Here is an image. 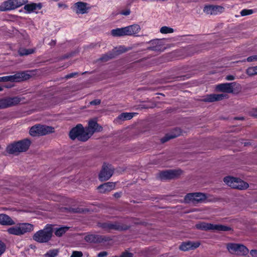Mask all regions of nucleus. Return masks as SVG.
I'll return each instance as SVG.
<instances>
[{
	"instance_id": "5701e85b",
	"label": "nucleus",
	"mask_w": 257,
	"mask_h": 257,
	"mask_svg": "<svg viewBox=\"0 0 257 257\" xmlns=\"http://www.w3.org/2000/svg\"><path fill=\"white\" fill-rule=\"evenodd\" d=\"M153 46L148 48V50L154 51H161L163 49V43L161 39H156L151 42Z\"/></svg>"
},
{
	"instance_id": "ddd939ff",
	"label": "nucleus",
	"mask_w": 257,
	"mask_h": 257,
	"mask_svg": "<svg viewBox=\"0 0 257 257\" xmlns=\"http://www.w3.org/2000/svg\"><path fill=\"white\" fill-rule=\"evenodd\" d=\"M19 96L6 97L0 99V108L5 109L18 105L22 101Z\"/></svg>"
},
{
	"instance_id": "ea45409f",
	"label": "nucleus",
	"mask_w": 257,
	"mask_h": 257,
	"mask_svg": "<svg viewBox=\"0 0 257 257\" xmlns=\"http://www.w3.org/2000/svg\"><path fill=\"white\" fill-rule=\"evenodd\" d=\"M83 253L80 251H73L70 257H82Z\"/></svg>"
},
{
	"instance_id": "58836bf2",
	"label": "nucleus",
	"mask_w": 257,
	"mask_h": 257,
	"mask_svg": "<svg viewBox=\"0 0 257 257\" xmlns=\"http://www.w3.org/2000/svg\"><path fill=\"white\" fill-rule=\"evenodd\" d=\"M253 13L252 10H247L243 9L240 12V15L241 16H245L249 15H251Z\"/></svg>"
},
{
	"instance_id": "2f4dec72",
	"label": "nucleus",
	"mask_w": 257,
	"mask_h": 257,
	"mask_svg": "<svg viewBox=\"0 0 257 257\" xmlns=\"http://www.w3.org/2000/svg\"><path fill=\"white\" fill-rule=\"evenodd\" d=\"M69 229V227L67 226H63L56 228L55 231V234L58 237H61L66 233Z\"/></svg>"
},
{
	"instance_id": "c85d7f7f",
	"label": "nucleus",
	"mask_w": 257,
	"mask_h": 257,
	"mask_svg": "<svg viewBox=\"0 0 257 257\" xmlns=\"http://www.w3.org/2000/svg\"><path fill=\"white\" fill-rule=\"evenodd\" d=\"M181 132L179 129H176L175 130V133L172 134H167L164 138L161 139V142L164 143L170 139L175 138L180 135Z\"/></svg>"
},
{
	"instance_id": "a19ab883",
	"label": "nucleus",
	"mask_w": 257,
	"mask_h": 257,
	"mask_svg": "<svg viewBox=\"0 0 257 257\" xmlns=\"http://www.w3.org/2000/svg\"><path fill=\"white\" fill-rule=\"evenodd\" d=\"M5 244L2 241H0V256L5 251Z\"/></svg>"
},
{
	"instance_id": "423d86ee",
	"label": "nucleus",
	"mask_w": 257,
	"mask_h": 257,
	"mask_svg": "<svg viewBox=\"0 0 257 257\" xmlns=\"http://www.w3.org/2000/svg\"><path fill=\"white\" fill-rule=\"evenodd\" d=\"M98 226L105 230L110 231L111 230L122 231L127 230L128 226L118 221H106L98 223Z\"/></svg>"
},
{
	"instance_id": "37998d69",
	"label": "nucleus",
	"mask_w": 257,
	"mask_h": 257,
	"mask_svg": "<svg viewBox=\"0 0 257 257\" xmlns=\"http://www.w3.org/2000/svg\"><path fill=\"white\" fill-rule=\"evenodd\" d=\"M78 74L77 72H73V73H70L69 74H67L65 76V78L68 79H70V78H71L72 77H74L75 76H78Z\"/></svg>"
},
{
	"instance_id": "f257e3e1",
	"label": "nucleus",
	"mask_w": 257,
	"mask_h": 257,
	"mask_svg": "<svg viewBox=\"0 0 257 257\" xmlns=\"http://www.w3.org/2000/svg\"><path fill=\"white\" fill-rule=\"evenodd\" d=\"M31 144V142L28 139L14 142L7 146L6 151L9 154L18 156L21 153L26 152Z\"/></svg>"
},
{
	"instance_id": "bb28decb",
	"label": "nucleus",
	"mask_w": 257,
	"mask_h": 257,
	"mask_svg": "<svg viewBox=\"0 0 257 257\" xmlns=\"http://www.w3.org/2000/svg\"><path fill=\"white\" fill-rule=\"evenodd\" d=\"M134 113L131 112H123L120 113L115 119V121L120 122L122 121L130 120L134 116Z\"/></svg>"
},
{
	"instance_id": "de8ad7c7",
	"label": "nucleus",
	"mask_w": 257,
	"mask_h": 257,
	"mask_svg": "<svg viewBox=\"0 0 257 257\" xmlns=\"http://www.w3.org/2000/svg\"><path fill=\"white\" fill-rule=\"evenodd\" d=\"M250 253L252 257H257V250L252 249L250 250Z\"/></svg>"
},
{
	"instance_id": "7c9ffc66",
	"label": "nucleus",
	"mask_w": 257,
	"mask_h": 257,
	"mask_svg": "<svg viewBox=\"0 0 257 257\" xmlns=\"http://www.w3.org/2000/svg\"><path fill=\"white\" fill-rule=\"evenodd\" d=\"M124 27L112 29L111 31V34L113 37H122L126 36Z\"/></svg>"
},
{
	"instance_id": "a211bd4d",
	"label": "nucleus",
	"mask_w": 257,
	"mask_h": 257,
	"mask_svg": "<svg viewBox=\"0 0 257 257\" xmlns=\"http://www.w3.org/2000/svg\"><path fill=\"white\" fill-rule=\"evenodd\" d=\"M227 95L224 93L211 94L204 96L201 99V101L206 102H213L223 100V99L227 98Z\"/></svg>"
},
{
	"instance_id": "6e6d98bb",
	"label": "nucleus",
	"mask_w": 257,
	"mask_h": 257,
	"mask_svg": "<svg viewBox=\"0 0 257 257\" xmlns=\"http://www.w3.org/2000/svg\"><path fill=\"white\" fill-rule=\"evenodd\" d=\"M112 257H120V255L119 256H113Z\"/></svg>"
},
{
	"instance_id": "4468645a",
	"label": "nucleus",
	"mask_w": 257,
	"mask_h": 257,
	"mask_svg": "<svg viewBox=\"0 0 257 257\" xmlns=\"http://www.w3.org/2000/svg\"><path fill=\"white\" fill-rule=\"evenodd\" d=\"M182 174L180 169L168 170L160 173L159 177L162 180H170L179 177Z\"/></svg>"
},
{
	"instance_id": "864d4df0",
	"label": "nucleus",
	"mask_w": 257,
	"mask_h": 257,
	"mask_svg": "<svg viewBox=\"0 0 257 257\" xmlns=\"http://www.w3.org/2000/svg\"><path fill=\"white\" fill-rule=\"evenodd\" d=\"M56 44V42L55 41H52L51 43V45H55Z\"/></svg>"
},
{
	"instance_id": "e433bc0d",
	"label": "nucleus",
	"mask_w": 257,
	"mask_h": 257,
	"mask_svg": "<svg viewBox=\"0 0 257 257\" xmlns=\"http://www.w3.org/2000/svg\"><path fill=\"white\" fill-rule=\"evenodd\" d=\"M160 31L162 34L172 33L174 32V29L167 26H163L160 29Z\"/></svg>"
},
{
	"instance_id": "20e7f679",
	"label": "nucleus",
	"mask_w": 257,
	"mask_h": 257,
	"mask_svg": "<svg viewBox=\"0 0 257 257\" xmlns=\"http://www.w3.org/2000/svg\"><path fill=\"white\" fill-rule=\"evenodd\" d=\"M34 229V225L28 223H20L16 226L10 227L7 232L10 234L20 236L26 233L30 232Z\"/></svg>"
},
{
	"instance_id": "c9c22d12",
	"label": "nucleus",
	"mask_w": 257,
	"mask_h": 257,
	"mask_svg": "<svg viewBox=\"0 0 257 257\" xmlns=\"http://www.w3.org/2000/svg\"><path fill=\"white\" fill-rule=\"evenodd\" d=\"M70 211L72 213H83L88 211L87 209H84L82 208L76 207V208H70Z\"/></svg>"
},
{
	"instance_id": "72a5a7b5",
	"label": "nucleus",
	"mask_w": 257,
	"mask_h": 257,
	"mask_svg": "<svg viewBox=\"0 0 257 257\" xmlns=\"http://www.w3.org/2000/svg\"><path fill=\"white\" fill-rule=\"evenodd\" d=\"M35 50L32 49H22L19 51V53L21 56L28 55L29 54H33Z\"/></svg>"
},
{
	"instance_id": "c03bdc74",
	"label": "nucleus",
	"mask_w": 257,
	"mask_h": 257,
	"mask_svg": "<svg viewBox=\"0 0 257 257\" xmlns=\"http://www.w3.org/2000/svg\"><path fill=\"white\" fill-rule=\"evenodd\" d=\"M101 103L100 99H95L90 102V104L92 105H99Z\"/></svg>"
},
{
	"instance_id": "a18cd8bd",
	"label": "nucleus",
	"mask_w": 257,
	"mask_h": 257,
	"mask_svg": "<svg viewBox=\"0 0 257 257\" xmlns=\"http://www.w3.org/2000/svg\"><path fill=\"white\" fill-rule=\"evenodd\" d=\"M246 61L247 62H252V61H257L256 55L248 57L246 59Z\"/></svg>"
},
{
	"instance_id": "09e8293b",
	"label": "nucleus",
	"mask_w": 257,
	"mask_h": 257,
	"mask_svg": "<svg viewBox=\"0 0 257 257\" xmlns=\"http://www.w3.org/2000/svg\"><path fill=\"white\" fill-rule=\"evenodd\" d=\"M226 80L230 81L235 79V76L231 75H227L225 77Z\"/></svg>"
},
{
	"instance_id": "a878e982",
	"label": "nucleus",
	"mask_w": 257,
	"mask_h": 257,
	"mask_svg": "<svg viewBox=\"0 0 257 257\" xmlns=\"http://www.w3.org/2000/svg\"><path fill=\"white\" fill-rule=\"evenodd\" d=\"M86 241L90 243L100 242L102 240V236L95 234H89L85 236Z\"/></svg>"
},
{
	"instance_id": "3c124183",
	"label": "nucleus",
	"mask_w": 257,
	"mask_h": 257,
	"mask_svg": "<svg viewBox=\"0 0 257 257\" xmlns=\"http://www.w3.org/2000/svg\"><path fill=\"white\" fill-rule=\"evenodd\" d=\"M114 197L116 198H120L121 196V192H116V193H115L113 195Z\"/></svg>"
},
{
	"instance_id": "5fc2aeb1",
	"label": "nucleus",
	"mask_w": 257,
	"mask_h": 257,
	"mask_svg": "<svg viewBox=\"0 0 257 257\" xmlns=\"http://www.w3.org/2000/svg\"><path fill=\"white\" fill-rule=\"evenodd\" d=\"M3 90V88H2V87H1L0 86V91H2Z\"/></svg>"
},
{
	"instance_id": "39448f33",
	"label": "nucleus",
	"mask_w": 257,
	"mask_h": 257,
	"mask_svg": "<svg viewBox=\"0 0 257 257\" xmlns=\"http://www.w3.org/2000/svg\"><path fill=\"white\" fill-rule=\"evenodd\" d=\"M223 181L227 185L234 189L245 190L249 187L248 183L237 178L227 176L223 179Z\"/></svg>"
},
{
	"instance_id": "0eeeda50",
	"label": "nucleus",
	"mask_w": 257,
	"mask_h": 257,
	"mask_svg": "<svg viewBox=\"0 0 257 257\" xmlns=\"http://www.w3.org/2000/svg\"><path fill=\"white\" fill-rule=\"evenodd\" d=\"M54 132L52 126L37 124L32 126L30 130V135L33 137L44 136Z\"/></svg>"
},
{
	"instance_id": "f3484780",
	"label": "nucleus",
	"mask_w": 257,
	"mask_h": 257,
	"mask_svg": "<svg viewBox=\"0 0 257 257\" xmlns=\"http://www.w3.org/2000/svg\"><path fill=\"white\" fill-rule=\"evenodd\" d=\"M126 51V49L123 48V47H120L118 50L115 49L113 50L112 52H110L103 55L101 58H99V60L102 62H106L114 58L116 55H119Z\"/></svg>"
},
{
	"instance_id": "4c0bfd02",
	"label": "nucleus",
	"mask_w": 257,
	"mask_h": 257,
	"mask_svg": "<svg viewBox=\"0 0 257 257\" xmlns=\"http://www.w3.org/2000/svg\"><path fill=\"white\" fill-rule=\"evenodd\" d=\"M8 81H11V82H14V78L13 75H10V76H4V77H0V82H8Z\"/></svg>"
},
{
	"instance_id": "473e14b6",
	"label": "nucleus",
	"mask_w": 257,
	"mask_h": 257,
	"mask_svg": "<svg viewBox=\"0 0 257 257\" xmlns=\"http://www.w3.org/2000/svg\"><path fill=\"white\" fill-rule=\"evenodd\" d=\"M59 250L57 249H50L45 254V257H55L58 255Z\"/></svg>"
},
{
	"instance_id": "6e6552de",
	"label": "nucleus",
	"mask_w": 257,
	"mask_h": 257,
	"mask_svg": "<svg viewBox=\"0 0 257 257\" xmlns=\"http://www.w3.org/2000/svg\"><path fill=\"white\" fill-rule=\"evenodd\" d=\"M228 251L233 254L244 256L249 252L248 249L243 244L235 243H229L226 245Z\"/></svg>"
},
{
	"instance_id": "49530a36",
	"label": "nucleus",
	"mask_w": 257,
	"mask_h": 257,
	"mask_svg": "<svg viewBox=\"0 0 257 257\" xmlns=\"http://www.w3.org/2000/svg\"><path fill=\"white\" fill-rule=\"evenodd\" d=\"M107 254H108L107 252L104 251L100 252L98 254L97 256L98 257H104V256H106V255H107Z\"/></svg>"
},
{
	"instance_id": "9b49d317",
	"label": "nucleus",
	"mask_w": 257,
	"mask_h": 257,
	"mask_svg": "<svg viewBox=\"0 0 257 257\" xmlns=\"http://www.w3.org/2000/svg\"><path fill=\"white\" fill-rule=\"evenodd\" d=\"M195 227L202 230H215L218 231H229L231 228L223 225H216L206 222H201L195 225Z\"/></svg>"
},
{
	"instance_id": "c756f323",
	"label": "nucleus",
	"mask_w": 257,
	"mask_h": 257,
	"mask_svg": "<svg viewBox=\"0 0 257 257\" xmlns=\"http://www.w3.org/2000/svg\"><path fill=\"white\" fill-rule=\"evenodd\" d=\"M77 8L76 13L85 14L87 13L86 4L82 2H78L75 4Z\"/></svg>"
},
{
	"instance_id": "9d476101",
	"label": "nucleus",
	"mask_w": 257,
	"mask_h": 257,
	"mask_svg": "<svg viewBox=\"0 0 257 257\" xmlns=\"http://www.w3.org/2000/svg\"><path fill=\"white\" fill-rule=\"evenodd\" d=\"M207 199L205 194L200 192L188 193L184 197V202L194 204L204 202Z\"/></svg>"
},
{
	"instance_id": "cd10ccee",
	"label": "nucleus",
	"mask_w": 257,
	"mask_h": 257,
	"mask_svg": "<svg viewBox=\"0 0 257 257\" xmlns=\"http://www.w3.org/2000/svg\"><path fill=\"white\" fill-rule=\"evenodd\" d=\"M42 7V5L41 3H31L30 4L25 5L24 8L29 13H31L36 10H40Z\"/></svg>"
},
{
	"instance_id": "79ce46f5",
	"label": "nucleus",
	"mask_w": 257,
	"mask_h": 257,
	"mask_svg": "<svg viewBox=\"0 0 257 257\" xmlns=\"http://www.w3.org/2000/svg\"><path fill=\"white\" fill-rule=\"evenodd\" d=\"M133 254L131 252H129L127 251H125L120 255V257H133Z\"/></svg>"
},
{
	"instance_id": "f03ea898",
	"label": "nucleus",
	"mask_w": 257,
	"mask_h": 257,
	"mask_svg": "<svg viewBox=\"0 0 257 257\" xmlns=\"http://www.w3.org/2000/svg\"><path fill=\"white\" fill-rule=\"evenodd\" d=\"M53 232L52 225L47 224L43 229L39 230L34 233L33 239L39 243H47L51 239Z\"/></svg>"
},
{
	"instance_id": "dca6fc26",
	"label": "nucleus",
	"mask_w": 257,
	"mask_h": 257,
	"mask_svg": "<svg viewBox=\"0 0 257 257\" xmlns=\"http://www.w3.org/2000/svg\"><path fill=\"white\" fill-rule=\"evenodd\" d=\"M224 8L219 6L207 5L204 7L203 11L207 15H216L224 11Z\"/></svg>"
},
{
	"instance_id": "603ef678",
	"label": "nucleus",
	"mask_w": 257,
	"mask_h": 257,
	"mask_svg": "<svg viewBox=\"0 0 257 257\" xmlns=\"http://www.w3.org/2000/svg\"><path fill=\"white\" fill-rule=\"evenodd\" d=\"M254 115L256 117H257V108L254 111Z\"/></svg>"
},
{
	"instance_id": "b1692460",
	"label": "nucleus",
	"mask_w": 257,
	"mask_h": 257,
	"mask_svg": "<svg viewBox=\"0 0 257 257\" xmlns=\"http://www.w3.org/2000/svg\"><path fill=\"white\" fill-rule=\"evenodd\" d=\"M15 222L8 215L4 213L0 214V224L10 226L15 224Z\"/></svg>"
},
{
	"instance_id": "aec40b11",
	"label": "nucleus",
	"mask_w": 257,
	"mask_h": 257,
	"mask_svg": "<svg viewBox=\"0 0 257 257\" xmlns=\"http://www.w3.org/2000/svg\"><path fill=\"white\" fill-rule=\"evenodd\" d=\"M200 243L198 241L194 242L188 241L183 242L179 246L180 249L183 251L195 249L198 247Z\"/></svg>"
},
{
	"instance_id": "f8f14e48",
	"label": "nucleus",
	"mask_w": 257,
	"mask_h": 257,
	"mask_svg": "<svg viewBox=\"0 0 257 257\" xmlns=\"http://www.w3.org/2000/svg\"><path fill=\"white\" fill-rule=\"evenodd\" d=\"M28 2V0H8L0 6V11H7L14 10Z\"/></svg>"
},
{
	"instance_id": "f704fd0d",
	"label": "nucleus",
	"mask_w": 257,
	"mask_h": 257,
	"mask_svg": "<svg viewBox=\"0 0 257 257\" xmlns=\"http://www.w3.org/2000/svg\"><path fill=\"white\" fill-rule=\"evenodd\" d=\"M246 73L249 76L257 74V66L248 68L246 70Z\"/></svg>"
},
{
	"instance_id": "4be33fe9",
	"label": "nucleus",
	"mask_w": 257,
	"mask_h": 257,
	"mask_svg": "<svg viewBox=\"0 0 257 257\" xmlns=\"http://www.w3.org/2000/svg\"><path fill=\"white\" fill-rule=\"evenodd\" d=\"M115 187V183L109 182L99 185L97 189L100 193H106L113 190Z\"/></svg>"
},
{
	"instance_id": "412c9836",
	"label": "nucleus",
	"mask_w": 257,
	"mask_h": 257,
	"mask_svg": "<svg viewBox=\"0 0 257 257\" xmlns=\"http://www.w3.org/2000/svg\"><path fill=\"white\" fill-rule=\"evenodd\" d=\"M126 36H136L141 30V27L138 24H134L124 27Z\"/></svg>"
},
{
	"instance_id": "1a4fd4ad",
	"label": "nucleus",
	"mask_w": 257,
	"mask_h": 257,
	"mask_svg": "<svg viewBox=\"0 0 257 257\" xmlns=\"http://www.w3.org/2000/svg\"><path fill=\"white\" fill-rule=\"evenodd\" d=\"M217 92H222L223 93H232L234 92V89L239 90L241 89V86L236 82L224 83L216 85L215 87Z\"/></svg>"
},
{
	"instance_id": "393cba45",
	"label": "nucleus",
	"mask_w": 257,
	"mask_h": 257,
	"mask_svg": "<svg viewBox=\"0 0 257 257\" xmlns=\"http://www.w3.org/2000/svg\"><path fill=\"white\" fill-rule=\"evenodd\" d=\"M13 76L15 81H19L29 79L31 77L32 75L28 72H22L18 73Z\"/></svg>"
},
{
	"instance_id": "7ed1b4c3",
	"label": "nucleus",
	"mask_w": 257,
	"mask_h": 257,
	"mask_svg": "<svg viewBox=\"0 0 257 257\" xmlns=\"http://www.w3.org/2000/svg\"><path fill=\"white\" fill-rule=\"evenodd\" d=\"M69 137L72 140L77 139L82 142H86L90 138L85 128L81 124H77L71 130Z\"/></svg>"
},
{
	"instance_id": "6ab92c4d",
	"label": "nucleus",
	"mask_w": 257,
	"mask_h": 257,
	"mask_svg": "<svg viewBox=\"0 0 257 257\" xmlns=\"http://www.w3.org/2000/svg\"><path fill=\"white\" fill-rule=\"evenodd\" d=\"M85 129L88 133L89 138H90L94 132L101 131L102 127L100 126L96 121L90 120L88 123V127H85Z\"/></svg>"
},
{
	"instance_id": "2eb2a0df",
	"label": "nucleus",
	"mask_w": 257,
	"mask_h": 257,
	"mask_svg": "<svg viewBox=\"0 0 257 257\" xmlns=\"http://www.w3.org/2000/svg\"><path fill=\"white\" fill-rule=\"evenodd\" d=\"M114 169L110 165L104 164L99 174V179L101 181L108 180L113 175Z\"/></svg>"
},
{
	"instance_id": "8fccbe9b",
	"label": "nucleus",
	"mask_w": 257,
	"mask_h": 257,
	"mask_svg": "<svg viewBox=\"0 0 257 257\" xmlns=\"http://www.w3.org/2000/svg\"><path fill=\"white\" fill-rule=\"evenodd\" d=\"M130 13H131L130 10H127L126 11L121 12L120 14L123 15L127 16V15H130Z\"/></svg>"
}]
</instances>
